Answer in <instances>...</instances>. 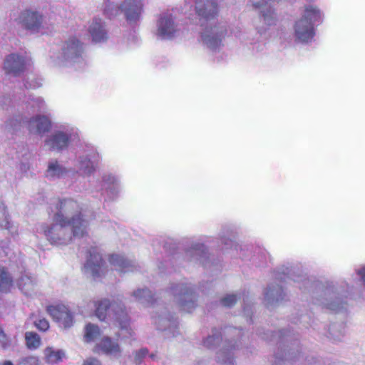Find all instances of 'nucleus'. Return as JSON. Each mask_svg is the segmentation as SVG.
Listing matches in <instances>:
<instances>
[{
	"instance_id": "20",
	"label": "nucleus",
	"mask_w": 365,
	"mask_h": 365,
	"mask_svg": "<svg viewBox=\"0 0 365 365\" xmlns=\"http://www.w3.org/2000/svg\"><path fill=\"white\" fill-rule=\"evenodd\" d=\"M45 360L48 364H55L62 361L64 352L61 350H54L51 347H47L44 350Z\"/></svg>"
},
{
	"instance_id": "38",
	"label": "nucleus",
	"mask_w": 365,
	"mask_h": 365,
	"mask_svg": "<svg viewBox=\"0 0 365 365\" xmlns=\"http://www.w3.org/2000/svg\"><path fill=\"white\" fill-rule=\"evenodd\" d=\"M201 26H205V23H204V22H202V23H201Z\"/></svg>"
},
{
	"instance_id": "30",
	"label": "nucleus",
	"mask_w": 365,
	"mask_h": 365,
	"mask_svg": "<svg viewBox=\"0 0 365 365\" xmlns=\"http://www.w3.org/2000/svg\"><path fill=\"white\" fill-rule=\"evenodd\" d=\"M237 297L235 294H227L221 299L220 302L224 307H231L237 302Z\"/></svg>"
},
{
	"instance_id": "34",
	"label": "nucleus",
	"mask_w": 365,
	"mask_h": 365,
	"mask_svg": "<svg viewBox=\"0 0 365 365\" xmlns=\"http://www.w3.org/2000/svg\"><path fill=\"white\" fill-rule=\"evenodd\" d=\"M358 273L361 276L364 282H365V267L360 269Z\"/></svg>"
},
{
	"instance_id": "33",
	"label": "nucleus",
	"mask_w": 365,
	"mask_h": 365,
	"mask_svg": "<svg viewBox=\"0 0 365 365\" xmlns=\"http://www.w3.org/2000/svg\"><path fill=\"white\" fill-rule=\"evenodd\" d=\"M83 365H101V363L97 359L90 358L86 360Z\"/></svg>"
},
{
	"instance_id": "37",
	"label": "nucleus",
	"mask_w": 365,
	"mask_h": 365,
	"mask_svg": "<svg viewBox=\"0 0 365 365\" xmlns=\"http://www.w3.org/2000/svg\"><path fill=\"white\" fill-rule=\"evenodd\" d=\"M34 316V314H31L30 315V318H32Z\"/></svg>"
},
{
	"instance_id": "21",
	"label": "nucleus",
	"mask_w": 365,
	"mask_h": 365,
	"mask_svg": "<svg viewBox=\"0 0 365 365\" xmlns=\"http://www.w3.org/2000/svg\"><path fill=\"white\" fill-rule=\"evenodd\" d=\"M26 346L29 350H36L41 344L40 336L34 331H26L25 333Z\"/></svg>"
},
{
	"instance_id": "29",
	"label": "nucleus",
	"mask_w": 365,
	"mask_h": 365,
	"mask_svg": "<svg viewBox=\"0 0 365 365\" xmlns=\"http://www.w3.org/2000/svg\"><path fill=\"white\" fill-rule=\"evenodd\" d=\"M222 337L220 334H213L212 336H209L203 341V344L207 348H211L215 344L219 343Z\"/></svg>"
},
{
	"instance_id": "5",
	"label": "nucleus",
	"mask_w": 365,
	"mask_h": 365,
	"mask_svg": "<svg viewBox=\"0 0 365 365\" xmlns=\"http://www.w3.org/2000/svg\"><path fill=\"white\" fill-rule=\"evenodd\" d=\"M43 16L31 9L23 11L19 17V24L31 33H38L42 27Z\"/></svg>"
},
{
	"instance_id": "36",
	"label": "nucleus",
	"mask_w": 365,
	"mask_h": 365,
	"mask_svg": "<svg viewBox=\"0 0 365 365\" xmlns=\"http://www.w3.org/2000/svg\"><path fill=\"white\" fill-rule=\"evenodd\" d=\"M96 155L98 157V153H93V158H95V157H96Z\"/></svg>"
},
{
	"instance_id": "4",
	"label": "nucleus",
	"mask_w": 365,
	"mask_h": 365,
	"mask_svg": "<svg viewBox=\"0 0 365 365\" xmlns=\"http://www.w3.org/2000/svg\"><path fill=\"white\" fill-rule=\"evenodd\" d=\"M46 312L60 327L67 329L73 325V314L66 306L63 304L50 305L46 307Z\"/></svg>"
},
{
	"instance_id": "8",
	"label": "nucleus",
	"mask_w": 365,
	"mask_h": 365,
	"mask_svg": "<svg viewBox=\"0 0 365 365\" xmlns=\"http://www.w3.org/2000/svg\"><path fill=\"white\" fill-rule=\"evenodd\" d=\"M195 10L200 21L206 23L215 19L218 14L217 4L213 0H197Z\"/></svg>"
},
{
	"instance_id": "2",
	"label": "nucleus",
	"mask_w": 365,
	"mask_h": 365,
	"mask_svg": "<svg viewBox=\"0 0 365 365\" xmlns=\"http://www.w3.org/2000/svg\"><path fill=\"white\" fill-rule=\"evenodd\" d=\"M95 314L101 320L105 321L113 314L115 324L121 331H125V337L131 336L133 331L130 328V319L125 306L121 301L102 299L95 302Z\"/></svg>"
},
{
	"instance_id": "19",
	"label": "nucleus",
	"mask_w": 365,
	"mask_h": 365,
	"mask_svg": "<svg viewBox=\"0 0 365 365\" xmlns=\"http://www.w3.org/2000/svg\"><path fill=\"white\" fill-rule=\"evenodd\" d=\"M108 260L110 264L113 266L117 271L120 272L129 271L130 267L132 266L128 259L117 254L110 255Z\"/></svg>"
},
{
	"instance_id": "24",
	"label": "nucleus",
	"mask_w": 365,
	"mask_h": 365,
	"mask_svg": "<svg viewBox=\"0 0 365 365\" xmlns=\"http://www.w3.org/2000/svg\"><path fill=\"white\" fill-rule=\"evenodd\" d=\"M120 11V6H118L110 1L106 3L105 7L103 9V14L109 19L117 16Z\"/></svg>"
},
{
	"instance_id": "22",
	"label": "nucleus",
	"mask_w": 365,
	"mask_h": 365,
	"mask_svg": "<svg viewBox=\"0 0 365 365\" xmlns=\"http://www.w3.org/2000/svg\"><path fill=\"white\" fill-rule=\"evenodd\" d=\"M101 335V329L98 325L88 323L84 328V341L87 343L94 341Z\"/></svg>"
},
{
	"instance_id": "28",
	"label": "nucleus",
	"mask_w": 365,
	"mask_h": 365,
	"mask_svg": "<svg viewBox=\"0 0 365 365\" xmlns=\"http://www.w3.org/2000/svg\"><path fill=\"white\" fill-rule=\"evenodd\" d=\"M133 296L139 299L142 298H149L147 299L148 303H152L151 301L153 296L151 295V292L148 289H139L133 292Z\"/></svg>"
},
{
	"instance_id": "7",
	"label": "nucleus",
	"mask_w": 365,
	"mask_h": 365,
	"mask_svg": "<svg viewBox=\"0 0 365 365\" xmlns=\"http://www.w3.org/2000/svg\"><path fill=\"white\" fill-rule=\"evenodd\" d=\"M227 30L218 26L208 27L205 26V30L202 33L201 37L202 41L210 48H216L221 44V41L225 38Z\"/></svg>"
},
{
	"instance_id": "10",
	"label": "nucleus",
	"mask_w": 365,
	"mask_h": 365,
	"mask_svg": "<svg viewBox=\"0 0 365 365\" xmlns=\"http://www.w3.org/2000/svg\"><path fill=\"white\" fill-rule=\"evenodd\" d=\"M105 262L101 256L95 250L89 252V257L86 260L85 268L89 270L94 279L100 277L104 274Z\"/></svg>"
},
{
	"instance_id": "23",
	"label": "nucleus",
	"mask_w": 365,
	"mask_h": 365,
	"mask_svg": "<svg viewBox=\"0 0 365 365\" xmlns=\"http://www.w3.org/2000/svg\"><path fill=\"white\" fill-rule=\"evenodd\" d=\"M48 175L51 177L59 178L66 173V170L61 166L56 160L49 163L47 169Z\"/></svg>"
},
{
	"instance_id": "6",
	"label": "nucleus",
	"mask_w": 365,
	"mask_h": 365,
	"mask_svg": "<svg viewBox=\"0 0 365 365\" xmlns=\"http://www.w3.org/2000/svg\"><path fill=\"white\" fill-rule=\"evenodd\" d=\"M120 11L123 13L125 20L129 24L136 23L140 20L143 11L142 0H124L120 5Z\"/></svg>"
},
{
	"instance_id": "14",
	"label": "nucleus",
	"mask_w": 365,
	"mask_h": 365,
	"mask_svg": "<svg viewBox=\"0 0 365 365\" xmlns=\"http://www.w3.org/2000/svg\"><path fill=\"white\" fill-rule=\"evenodd\" d=\"M69 140L70 138L68 134L58 131L50 136L46 140V143L49 146L51 150H61L68 147Z\"/></svg>"
},
{
	"instance_id": "18",
	"label": "nucleus",
	"mask_w": 365,
	"mask_h": 365,
	"mask_svg": "<svg viewBox=\"0 0 365 365\" xmlns=\"http://www.w3.org/2000/svg\"><path fill=\"white\" fill-rule=\"evenodd\" d=\"M14 287V280L8 269L0 266V295L9 293Z\"/></svg>"
},
{
	"instance_id": "15",
	"label": "nucleus",
	"mask_w": 365,
	"mask_h": 365,
	"mask_svg": "<svg viewBox=\"0 0 365 365\" xmlns=\"http://www.w3.org/2000/svg\"><path fill=\"white\" fill-rule=\"evenodd\" d=\"M88 31L94 42L105 41L108 38V34L101 19H94L89 26Z\"/></svg>"
},
{
	"instance_id": "17",
	"label": "nucleus",
	"mask_w": 365,
	"mask_h": 365,
	"mask_svg": "<svg viewBox=\"0 0 365 365\" xmlns=\"http://www.w3.org/2000/svg\"><path fill=\"white\" fill-rule=\"evenodd\" d=\"M197 298L193 292L187 287L183 289V292H180V307L187 312H191L192 309L196 307L195 302Z\"/></svg>"
},
{
	"instance_id": "35",
	"label": "nucleus",
	"mask_w": 365,
	"mask_h": 365,
	"mask_svg": "<svg viewBox=\"0 0 365 365\" xmlns=\"http://www.w3.org/2000/svg\"><path fill=\"white\" fill-rule=\"evenodd\" d=\"M0 365H14L11 361H5L2 362Z\"/></svg>"
},
{
	"instance_id": "12",
	"label": "nucleus",
	"mask_w": 365,
	"mask_h": 365,
	"mask_svg": "<svg viewBox=\"0 0 365 365\" xmlns=\"http://www.w3.org/2000/svg\"><path fill=\"white\" fill-rule=\"evenodd\" d=\"M177 29L172 16H165L160 18L158 22V35L163 38H171L175 36Z\"/></svg>"
},
{
	"instance_id": "32",
	"label": "nucleus",
	"mask_w": 365,
	"mask_h": 365,
	"mask_svg": "<svg viewBox=\"0 0 365 365\" xmlns=\"http://www.w3.org/2000/svg\"><path fill=\"white\" fill-rule=\"evenodd\" d=\"M148 354V350L146 348L140 349L138 352H136L135 356V359L136 361H140L141 359L145 357Z\"/></svg>"
},
{
	"instance_id": "26",
	"label": "nucleus",
	"mask_w": 365,
	"mask_h": 365,
	"mask_svg": "<svg viewBox=\"0 0 365 365\" xmlns=\"http://www.w3.org/2000/svg\"><path fill=\"white\" fill-rule=\"evenodd\" d=\"M81 170L85 173L90 175L95 170V166L92 161L89 158H83L80 161Z\"/></svg>"
},
{
	"instance_id": "31",
	"label": "nucleus",
	"mask_w": 365,
	"mask_h": 365,
	"mask_svg": "<svg viewBox=\"0 0 365 365\" xmlns=\"http://www.w3.org/2000/svg\"><path fill=\"white\" fill-rule=\"evenodd\" d=\"M19 365H39V359L34 356H26L21 359Z\"/></svg>"
},
{
	"instance_id": "13",
	"label": "nucleus",
	"mask_w": 365,
	"mask_h": 365,
	"mask_svg": "<svg viewBox=\"0 0 365 365\" xmlns=\"http://www.w3.org/2000/svg\"><path fill=\"white\" fill-rule=\"evenodd\" d=\"M51 123L50 120L44 115H37L32 118L28 122V129L30 132L36 130L38 134L45 133L51 129Z\"/></svg>"
},
{
	"instance_id": "1",
	"label": "nucleus",
	"mask_w": 365,
	"mask_h": 365,
	"mask_svg": "<svg viewBox=\"0 0 365 365\" xmlns=\"http://www.w3.org/2000/svg\"><path fill=\"white\" fill-rule=\"evenodd\" d=\"M56 209L53 223L41 226L43 235L51 245H68L73 237H82L87 235L88 222L77 201L71 198L59 199Z\"/></svg>"
},
{
	"instance_id": "11",
	"label": "nucleus",
	"mask_w": 365,
	"mask_h": 365,
	"mask_svg": "<svg viewBox=\"0 0 365 365\" xmlns=\"http://www.w3.org/2000/svg\"><path fill=\"white\" fill-rule=\"evenodd\" d=\"M4 68L6 73L17 76L24 71L25 61L21 56L11 53L6 58Z\"/></svg>"
},
{
	"instance_id": "25",
	"label": "nucleus",
	"mask_w": 365,
	"mask_h": 365,
	"mask_svg": "<svg viewBox=\"0 0 365 365\" xmlns=\"http://www.w3.org/2000/svg\"><path fill=\"white\" fill-rule=\"evenodd\" d=\"M12 344L13 342L11 338L0 326V348L3 350H7L12 346Z\"/></svg>"
},
{
	"instance_id": "9",
	"label": "nucleus",
	"mask_w": 365,
	"mask_h": 365,
	"mask_svg": "<svg viewBox=\"0 0 365 365\" xmlns=\"http://www.w3.org/2000/svg\"><path fill=\"white\" fill-rule=\"evenodd\" d=\"M96 351H101L108 356L119 357L121 355V348L117 341L110 336H105L95 346Z\"/></svg>"
},
{
	"instance_id": "3",
	"label": "nucleus",
	"mask_w": 365,
	"mask_h": 365,
	"mask_svg": "<svg viewBox=\"0 0 365 365\" xmlns=\"http://www.w3.org/2000/svg\"><path fill=\"white\" fill-rule=\"evenodd\" d=\"M321 21L320 11L313 6H306L302 17L296 22L294 32L297 38L302 42L311 41L315 34L314 24Z\"/></svg>"
},
{
	"instance_id": "16",
	"label": "nucleus",
	"mask_w": 365,
	"mask_h": 365,
	"mask_svg": "<svg viewBox=\"0 0 365 365\" xmlns=\"http://www.w3.org/2000/svg\"><path fill=\"white\" fill-rule=\"evenodd\" d=\"M63 51L66 56L72 58L79 57L83 51V43L76 37H71L66 41Z\"/></svg>"
},
{
	"instance_id": "27",
	"label": "nucleus",
	"mask_w": 365,
	"mask_h": 365,
	"mask_svg": "<svg viewBox=\"0 0 365 365\" xmlns=\"http://www.w3.org/2000/svg\"><path fill=\"white\" fill-rule=\"evenodd\" d=\"M34 327L40 331L45 332L50 328L48 321L45 318H41L34 322Z\"/></svg>"
}]
</instances>
